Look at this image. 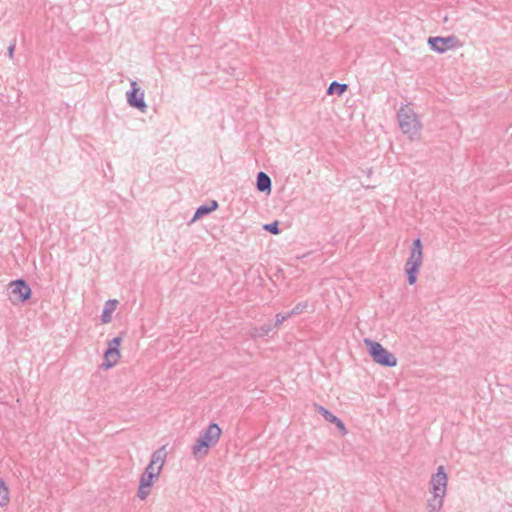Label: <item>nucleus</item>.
Segmentation results:
<instances>
[{
  "instance_id": "nucleus-8",
  "label": "nucleus",
  "mask_w": 512,
  "mask_h": 512,
  "mask_svg": "<svg viewBox=\"0 0 512 512\" xmlns=\"http://www.w3.org/2000/svg\"><path fill=\"white\" fill-rule=\"evenodd\" d=\"M167 457V452L165 450V446L160 447L155 450L150 458V462L145 468L143 473H148L150 476L158 477L163 469L165 460Z\"/></svg>"
},
{
  "instance_id": "nucleus-14",
  "label": "nucleus",
  "mask_w": 512,
  "mask_h": 512,
  "mask_svg": "<svg viewBox=\"0 0 512 512\" xmlns=\"http://www.w3.org/2000/svg\"><path fill=\"white\" fill-rule=\"evenodd\" d=\"M256 188L259 192L270 194L272 190V181L268 174L263 171L257 173Z\"/></svg>"
},
{
  "instance_id": "nucleus-5",
  "label": "nucleus",
  "mask_w": 512,
  "mask_h": 512,
  "mask_svg": "<svg viewBox=\"0 0 512 512\" xmlns=\"http://www.w3.org/2000/svg\"><path fill=\"white\" fill-rule=\"evenodd\" d=\"M8 299L13 305L25 303L32 296V290L23 278L12 280L8 285Z\"/></svg>"
},
{
  "instance_id": "nucleus-22",
  "label": "nucleus",
  "mask_w": 512,
  "mask_h": 512,
  "mask_svg": "<svg viewBox=\"0 0 512 512\" xmlns=\"http://www.w3.org/2000/svg\"><path fill=\"white\" fill-rule=\"evenodd\" d=\"M291 316H287V313L286 314H281V313H278L276 314L275 316V323L272 324V326L274 328L280 326L285 320H287L288 318H290Z\"/></svg>"
},
{
  "instance_id": "nucleus-21",
  "label": "nucleus",
  "mask_w": 512,
  "mask_h": 512,
  "mask_svg": "<svg viewBox=\"0 0 512 512\" xmlns=\"http://www.w3.org/2000/svg\"><path fill=\"white\" fill-rule=\"evenodd\" d=\"M263 229L273 235H278L281 232V230L279 228V221H277V220H275L271 223L264 224Z\"/></svg>"
},
{
  "instance_id": "nucleus-15",
  "label": "nucleus",
  "mask_w": 512,
  "mask_h": 512,
  "mask_svg": "<svg viewBox=\"0 0 512 512\" xmlns=\"http://www.w3.org/2000/svg\"><path fill=\"white\" fill-rule=\"evenodd\" d=\"M119 304L118 300L116 299H109L105 302L104 308L102 310L101 314V321L103 324L110 323L112 320V313L116 309L117 305Z\"/></svg>"
},
{
  "instance_id": "nucleus-4",
  "label": "nucleus",
  "mask_w": 512,
  "mask_h": 512,
  "mask_svg": "<svg viewBox=\"0 0 512 512\" xmlns=\"http://www.w3.org/2000/svg\"><path fill=\"white\" fill-rule=\"evenodd\" d=\"M364 344L368 350L369 356L375 363L388 368H392L397 365L396 356L379 342L370 338H365Z\"/></svg>"
},
{
  "instance_id": "nucleus-2",
  "label": "nucleus",
  "mask_w": 512,
  "mask_h": 512,
  "mask_svg": "<svg viewBox=\"0 0 512 512\" xmlns=\"http://www.w3.org/2000/svg\"><path fill=\"white\" fill-rule=\"evenodd\" d=\"M397 119L401 131L407 135L409 139L415 140L420 137L422 124L417 114L408 104H404L400 107L397 112Z\"/></svg>"
},
{
  "instance_id": "nucleus-12",
  "label": "nucleus",
  "mask_w": 512,
  "mask_h": 512,
  "mask_svg": "<svg viewBox=\"0 0 512 512\" xmlns=\"http://www.w3.org/2000/svg\"><path fill=\"white\" fill-rule=\"evenodd\" d=\"M158 477L150 476L148 473H142L139 479V487L137 496L141 500H145L150 494V489Z\"/></svg>"
},
{
  "instance_id": "nucleus-19",
  "label": "nucleus",
  "mask_w": 512,
  "mask_h": 512,
  "mask_svg": "<svg viewBox=\"0 0 512 512\" xmlns=\"http://www.w3.org/2000/svg\"><path fill=\"white\" fill-rule=\"evenodd\" d=\"M273 329H274V327L272 326V324H263L262 326L255 328L254 336L255 337L267 336Z\"/></svg>"
},
{
  "instance_id": "nucleus-16",
  "label": "nucleus",
  "mask_w": 512,
  "mask_h": 512,
  "mask_svg": "<svg viewBox=\"0 0 512 512\" xmlns=\"http://www.w3.org/2000/svg\"><path fill=\"white\" fill-rule=\"evenodd\" d=\"M444 496L445 495H442L441 493H438L437 495L432 494V497L427 501L429 512H440L443 506Z\"/></svg>"
},
{
  "instance_id": "nucleus-3",
  "label": "nucleus",
  "mask_w": 512,
  "mask_h": 512,
  "mask_svg": "<svg viewBox=\"0 0 512 512\" xmlns=\"http://www.w3.org/2000/svg\"><path fill=\"white\" fill-rule=\"evenodd\" d=\"M423 261V245L420 238L413 240L410 250V256L405 264V274L409 285H414L417 281V275Z\"/></svg>"
},
{
  "instance_id": "nucleus-11",
  "label": "nucleus",
  "mask_w": 512,
  "mask_h": 512,
  "mask_svg": "<svg viewBox=\"0 0 512 512\" xmlns=\"http://www.w3.org/2000/svg\"><path fill=\"white\" fill-rule=\"evenodd\" d=\"M313 406L315 411L320 414L327 422L335 424L342 435H346L348 433L345 423L339 417L334 415L330 410L317 403H314Z\"/></svg>"
},
{
  "instance_id": "nucleus-23",
  "label": "nucleus",
  "mask_w": 512,
  "mask_h": 512,
  "mask_svg": "<svg viewBox=\"0 0 512 512\" xmlns=\"http://www.w3.org/2000/svg\"><path fill=\"white\" fill-rule=\"evenodd\" d=\"M15 47H16L15 42H14V43H11V44L8 46L7 52H8V55H9V57H10L11 59L13 58V54H14Z\"/></svg>"
},
{
  "instance_id": "nucleus-13",
  "label": "nucleus",
  "mask_w": 512,
  "mask_h": 512,
  "mask_svg": "<svg viewBox=\"0 0 512 512\" xmlns=\"http://www.w3.org/2000/svg\"><path fill=\"white\" fill-rule=\"evenodd\" d=\"M218 207H219V203L216 200H209L208 202L200 205L196 209L194 216L191 219V222H194V221L210 214L211 212L215 211Z\"/></svg>"
},
{
  "instance_id": "nucleus-10",
  "label": "nucleus",
  "mask_w": 512,
  "mask_h": 512,
  "mask_svg": "<svg viewBox=\"0 0 512 512\" xmlns=\"http://www.w3.org/2000/svg\"><path fill=\"white\" fill-rule=\"evenodd\" d=\"M447 481L448 477L445 472L444 466H439L437 468V471L432 474L431 480H430V492L432 494H438L441 493L442 495L446 494L447 489Z\"/></svg>"
},
{
  "instance_id": "nucleus-7",
  "label": "nucleus",
  "mask_w": 512,
  "mask_h": 512,
  "mask_svg": "<svg viewBox=\"0 0 512 512\" xmlns=\"http://www.w3.org/2000/svg\"><path fill=\"white\" fill-rule=\"evenodd\" d=\"M427 44L432 51L439 54H443L448 50H452L461 46L459 38L455 35H449L446 37L430 36L427 40Z\"/></svg>"
},
{
  "instance_id": "nucleus-17",
  "label": "nucleus",
  "mask_w": 512,
  "mask_h": 512,
  "mask_svg": "<svg viewBox=\"0 0 512 512\" xmlns=\"http://www.w3.org/2000/svg\"><path fill=\"white\" fill-rule=\"evenodd\" d=\"M347 89H348V85L347 84H342V83H339L337 81H333L328 86V88L326 90V94L327 95H334V94H336L338 96H341L344 92H346Z\"/></svg>"
},
{
  "instance_id": "nucleus-9",
  "label": "nucleus",
  "mask_w": 512,
  "mask_h": 512,
  "mask_svg": "<svg viewBox=\"0 0 512 512\" xmlns=\"http://www.w3.org/2000/svg\"><path fill=\"white\" fill-rule=\"evenodd\" d=\"M127 103L130 107L145 112L147 104L144 100V91L138 86L136 81L131 82V89L126 93Z\"/></svg>"
},
{
  "instance_id": "nucleus-1",
  "label": "nucleus",
  "mask_w": 512,
  "mask_h": 512,
  "mask_svg": "<svg viewBox=\"0 0 512 512\" xmlns=\"http://www.w3.org/2000/svg\"><path fill=\"white\" fill-rule=\"evenodd\" d=\"M222 434V429L216 422H210L209 425L203 429L197 437L195 443L191 448V453L196 460L203 459L209 453V450L214 447Z\"/></svg>"
},
{
  "instance_id": "nucleus-20",
  "label": "nucleus",
  "mask_w": 512,
  "mask_h": 512,
  "mask_svg": "<svg viewBox=\"0 0 512 512\" xmlns=\"http://www.w3.org/2000/svg\"><path fill=\"white\" fill-rule=\"evenodd\" d=\"M307 308H308L307 301L299 302L294 306V308L290 312L287 313V316L301 314V313L305 312Z\"/></svg>"
},
{
  "instance_id": "nucleus-6",
  "label": "nucleus",
  "mask_w": 512,
  "mask_h": 512,
  "mask_svg": "<svg viewBox=\"0 0 512 512\" xmlns=\"http://www.w3.org/2000/svg\"><path fill=\"white\" fill-rule=\"evenodd\" d=\"M123 335L124 332L108 342L107 348L104 351V360L100 365L102 369L108 370L118 363L120 359V346L123 340Z\"/></svg>"
},
{
  "instance_id": "nucleus-18",
  "label": "nucleus",
  "mask_w": 512,
  "mask_h": 512,
  "mask_svg": "<svg viewBox=\"0 0 512 512\" xmlns=\"http://www.w3.org/2000/svg\"><path fill=\"white\" fill-rule=\"evenodd\" d=\"M9 502V490L3 478H0V507H4Z\"/></svg>"
}]
</instances>
